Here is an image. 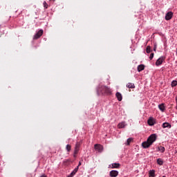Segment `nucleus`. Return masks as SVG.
<instances>
[{
    "instance_id": "f257e3e1",
    "label": "nucleus",
    "mask_w": 177,
    "mask_h": 177,
    "mask_svg": "<svg viewBox=\"0 0 177 177\" xmlns=\"http://www.w3.org/2000/svg\"><path fill=\"white\" fill-rule=\"evenodd\" d=\"M157 140V135L151 134L147 140V141L142 143V146L144 149H149V147L153 145V142Z\"/></svg>"
},
{
    "instance_id": "f03ea898",
    "label": "nucleus",
    "mask_w": 177,
    "mask_h": 177,
    "mask_svg": "<svg viewBox=\"0 0 177 177\" xmlns=\"http://www.w3.org/2000/svg\"><path fill=\"white\" fill-rule=\"evenodd\" d=\"M97 93L100 95H110L111 93V89L106 86L100 85L97 88Z\"/></svg>"
},
{
    "instance_id": "7ed1b4c3",
    "label": "nucleus",
    "mask_w": 177,
    "mask_h": 177,
    "mask_svg": "<svg viewBox=\"0 0 177 177\" xmlns=\"http://www.w3.org/2000/svg\"><path fill=\"white\" fill-rule=\"evenodd\" d=\"M44 34V30L42 29H40L33 37V39H38L39 38H41L42 37V35Z\"/></svg>"
},
{
    "instance_id": "20e7f679",
    "label": "nucleus",
    "mask_w": 177,
    "mask_h": 177,
    "mask_svg": "<svg viewBox=\"0 0 177 177\" xmlns=\"http://www.w3.org/2000/svg\"><path fill=\"white\" fill-rule=\"evenodd\" d=\"M94 149L98 151V153H102L103 151V146L99 144H95L94 145Z\"/></svg>"
},
{
    "instance_id": "39448f33",
    "label": "nucleus",
    "mask_w": 177,
    "mask_h": 177,
    "mask_svg": "<svg viewBox=\"0 0 177 177\" xmlns=\"http://www.w3.org/2000/svg\"><path fill=\"white\" fill-rule=\"evenodd\" d=\"M147 122L150 127H153V125H154L156 124V119H154V118H153V117H150L148 119Z\"/></svg>"
},
{
    "instance_id": "423d86ee",
    "label": "nucleus",
    "mask_w": 177,
    "mask_h": 177,
    "mask_svg": "<svg viewBox=\"0 0 177 177\" xmlns=\"http://www.w3.org/2000/svg\"><path fill=\"white\" fill-rule=\"evenodd\" d=\"M165 60V57H160L159 59H157L156 62V66H161L162 64V62Z\"/></svg>"
},
{
    "instance_id": "0eeeda50",
    "label": "nucleus",
    "mask_w": 177,
    "mask_h": 177,
    "mask_svg": "<svg viewBox=\"0 0 177 177\" xmlns=\"http://www.w3.org/2000/svg\"><path fill=\"white\" fill-rule=\"evenodd\" d=\"M174 16V12H168L165 15V20H171Z\"/></svg>"
},
{
    "instance_id": "6e6552de",
    "label": "nucleus",
    "mask_w": 177,
    "mask_h": 177,
    "mask_svg": "<svg viewBox=\"0 0 177 177\" xmlns=\"http://www.w3.org/2000/svg\"><path fill=\"white\" fill-rule=\"evenodd\" d=\"M109 176L111 177H118V171L112 170L109 172Z\"/></svg>"
},
{
    "instance_id": "1a4fd4ad",
    "label": "nucleus",
    "mask_w": 177,
    "mask_h": 177,
    "mask_svg": "<svg viewBox=\"0 0 177 177\" xmlns=\"http://www.w3.org/2000/svg\"><path fill=\"white\" fill-rule=\"evenodd\" d=\"M125 127H127V124L125 123V122H122L118 124V128H119V129L125 128Z\"/></svg>"
},
{
    "instance_id": "9d476101",
    "label": "nucleus",
    "mask_w": 177,
    "mask_h": 177,
    "mask_svg": "<svg viewBox=\"0 0 177 177\" xmlns=\"http://www.w3.org/2000/svg\"><path fill=\"white\" fill-rule=\"evenodd\" d=\"M162 128H169V129H170V128L172 127V126L171 125V124H169V122H164L162 124Z\"/></svg>"
},
{
    "instance_id": "9b49d317",
    "label": "nucleus",
    "mask_w": 177,
    "mask_h": 177,
    "mask_svg": "<svg viewBox=\"0 0 177 177\" xmlns=\"http://www.w3.org/2000/svg\"><path fill=\"white\" fill-rule=\"evenodd\" d=\"M149 177H156V170L154 169L149 170Z\"/></svg>"
},
{
    "instance_id": "f8f14e48",
    "label": "nucleus",
    "mask_w": 177,
    "mask_h": 177,
    "mask_svg": "<svg viewBox=\"0 0 177 177\" xmlns=\"http://www.w3.org/2000/svg\"><path fill=\"white\" fill-rule=\"evenodd\" d=\"M115 95L119 102H121V100H122V95L120 92H117Z\"/></svg>"
},
{
    "instance_id": "ddd939ff",
    "label": "nucleus",
    "mask_w": 177,
    "mask_h": 177,
    "mask_svg": "<svg viewBox=\"0 0 177 177\" xmlns=\"http://www.w3.org/2000/svg\"><path fill=\"white\" fill-rule=\"evenodd\" d=\"M111 168L114 169V168H120V163H112L111 165H109Z\"/></svg>"
},
{
    "instance_id": "4468645a",
    "label": "nucleus",
    "mask_w": 177,
    "mask_h": 177,
    "mask_svg": "<svg viewBox=\"0 0 177 177\" xmlns=\"http://www.w3.org/2000/svg\"><path fill=\"white\" fill-rule=\"evenodd\" d=\"M158 109L162 111V113H164L165 111V106H164V104H161L158 105Z\"/></svg>"
},
{
    "instance_id": "2eb2a0df",
    "label": "nucleus",
    "mask_w": 177,
    "mask_h": 177,
    "mask_svg": "<svg viewBox=\"0 0 177 177\" xmlns=\"http://www.w3.org/2000/svg\"><path fill=\"white\" fill-rule=\"evenodd\" d=\"M143 70H145V65L140 64L138 66V73H140V71H143Z\"/></svg>"
},
{
    "instance_id": "dca6fc26",
    "label": "nucleus",
    "mask_w": 177,
    "mask_h": 177,
    "mask_svg": "<svg viewBox=\"0 0 177 177\" xmlns=\"http://www.w3.org/2000/svg\"><path fill=\"white\" fill-rule=\"evenodd\" d=\"M127 87L129 88V89H133L135 88V84L133 83H128L127 84Z\"/></svg>"
},
{
    "instance_id": "f3484780",
    "label": "nucleus",
    "mask_w": 177,
    "mask_h": 177,
    "mask_svg": "<svg viewBox=\"0 0 177 177\" xmlns=\"http://www.w3.org/2000/svg\"><path fill=\"white\" fill-rule=\"evenodd\" d=\"M158 150L160 153H164V151H165V147H158Z\"/></svg>"
},
{
    "instance_id": "a211bd4d",
    "label": "nucleus",
    "mask_w": 177,
    "mask_h": 177,
    "mask_svg": "<svg viewBox=\"0 0 177 177\" xmlns=\"http://www.w3.org/2000/svg\"><path fill=\"white\" fill-rule=\"evenodd\" d=\"M157 163L158 164V165H162V164H164V161L161 158H158Z\"/></svg>"
},
{
    "instance_id": "6ab92c4d",
    "label": "nucleus",
    "mask_w": 177,
    "mask_h": 177,
    "mask_svg": "<svg viewBox=\"0 0 177 177\" xmlns=\"http://www.w3.org/2000/svg\"><path fill=\"white\" fill-rule=\"evenodd\" d=\"M132 140H133V139L132 138H128L127 140L126 145H127V146H129V145L131 144V142H132Z\"/></svg>"
},
{
    "instance_id": "aec40b11",
    "label": "nucleus",
    "mask_w": 177,
    "mask_h": 177,
    "mask_svg": "<svg viewBox=\"0 0 177 177\" xmlns=\"http://www.w3.org/2000/svg\"><path fill=\"white\" fill-rule=\"evenodd\" d=\"M79 169H80V167H78V166H77V167L75 168V169L72 171V174L75 175V174H77V172H78Z\"/></svg>"
},
{
    "instance_id": "412c9836",
    "label": "nucleus",
    "mask_w": 177,
    "mask_h": 177,
    "mask_svg": "<svg viewBox=\"0 0 177 177\" xmlns=\"http://www.w3.org/2000/svg\"><path fill=\"white\" fill-rule=\"evenodd\" d=\"M146 50L147 53H150V52H151V47H150V46H147Z\"/></svg>"
},
{
    "instance_id": "4be33fe9",
    "label": "nucleus",
    "mask_w": 177,
    "mask_h": 177,
    "mask_svg": "<svg viewBox=\"0 0 177 177\" xmlns=\"http://www.w3.org/2000/svg\"><path fill=\"white\" fill-rule=\"evenodd\" d=\"M177 86V81L176 80H173L171 82V86L174 87V86Z\"/></svg>"
},
{
    "instance_id": "5701e85b",
    "label": "nucleus",
    "mask_w": 177,
    "mask_h": 177,
    "mask_svg": "<svg viewBox=\"0 0 177 177\" xmlns=\"http://www.w3.org/2000/svg\"><path fill=\"white\" fill-rule=\"evenodd\" d=\"M66 149L67 151H70L71 150V145H67Z\"/></svg>"
},
{
    "instance_id": "b1692460",
    "label": "nucleus",
    "mask_w": 177,
    "mask_h": 177,
    "mask_svg": "<svg viewBox=\"0 0 177 177\" xmlns=\"http://www.w3.org/2000/svg\"><path fill=\"white\" fill-rule=\"evenodd\" d=\"M44 5V8H45V9H48V3H46V1H44L43 3Z\"/></svg>"
},
{
    "instance_id": "393cba45",
    "label": "nucleus",
    "mask_w": 177,
    "mask_h": 177,
    "mask_svg": "<svg viewBox=\"0 0 177 177\" xmlns=\"http://www.w3.org/2000/svg\"><path fill=\"white\" fill-rule=\"evenodd\" d=\"M153 57H154V53H151L150 56H149V59L150 60H152L153 59Z\"/></svg>"
},
{
    "instance_id": "a878e982",
    "label": "nucleus",
    "mask_w": 177,
    "mask_h": 177,
    "mask_svg": "<svg viewBox=\"0 0 177 177\" xmlns=\"http://www.w3.org/2000/svg\"><path fill=\"white\" fill-rule=\"evenodd\" d=\"M75 148L80 149V143L79 142L76 143Z\"/></svg>"
},
{
    "instance_id": "bb28decb",
    "label": "nucleus",
    "mask_w": 177,
    "mask_h": 177,
    "mask_svg": "<svg viewBox=\"0 0 177 177\" xmlns=\"http://www.w3.org/2000/svg\"><path fill=\"white\" fill-rule=\"evenodd\" d=\"M153 50L154 52H156V50H157V44H154V47H153Z\"/></svg>"
},
{
    "instance_id": "cd10ccee",
    "label": "nucleus",
    "mask_w": 177,
    "mask_h": 177,
    "mask_svg": "<svg viewBox=\"0 0 177 177\" xmlns=\"http://www.w3.org/2000/svg\"><path fill=\"white\" fill-rule=\"evenodd\" d=\"M78 148H75V153L77 154L78 153Z\"/></svg>"
},
{
    "instance_id": "c85d7f7f",
    "label": "nucleus",
    "mask_w": 177,
    "mask_h": 177,
    "mask_svg": "<svg viewBox=\"0 0 177 177\" xmlns=\"http://www.w3.org/2000/svg\"><path fill=\"white\" fill-rule=\"evenodd\" d=\"M81 164H82V163H81V162L80 161V162H79V165H77L78 168H80V166L81 165Z\"/></svg>"
},
{
    "instance_id": "c756f323",
    "label": "nucleus",
    "mask_w": 177,
    "mask_h": 177,
    "mask_svg": "<svg viewBox=\"0 0 177 177\" xmlns=\"http://www.w3.org/2000/svg\"><path fill=\"white\" fill-rule=\"evenodd\" d=\"M176 104H177V96L176 97Z\"/></svg>"
}]
</instances>
